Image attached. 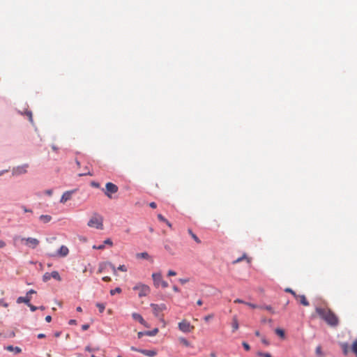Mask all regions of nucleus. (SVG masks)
Segmentation results:
<instances>
[{"label": "nucleus", "instance_id": "e2e57ef3", "mask_svg": "<svg viewBox=\"0 0 357 357\" xmlns=\"http://www.w3.org/2000/svg\"><path fill=\"white\" fill-rule=\"evenodd\" d=\"M144 335H146L145 332H139L137 336L139 338H141Z\"/></svg>", "mask_w": 357, "mask_h": 357}, {"label": "nucleus", "instance_id": "49530a36", "mask_svg": "<svg viewBox=\"0 0 357 357\" xmlns=\"http://www.w3.org/2000/svg\"><path fill=\"white\" fill-rule=\"evenodd\" d=\"M316 354L317 355H321V347L320 346H318L317 348H316Z\"/></svg>", "mask_w": 357, "mask_h": 357}, {"label": "nucleus", "instance_id": "a878e982", "mask_svg": "<svg viewBox=\"0 0 357 357\" xmlns=\"http://www.w3.org/2000/svg\"><path fill=\"white\" fill-rule=\"evenodd\" d=\"M158 333V328H154L153 331H146L145 333L146 335L149 336H154Z\"/></svg>", "mask_w": 357, "mask_h": 357}, {"label": "nucleus", "instance_id": "0e129e2a", "mask_svg": "<svg viewBox=\"0 0 357 357\" xmlns=\"http://www.w3.org/2000/svg\"><path fill=\"white\" fill-rule=\"evenodd\" d=\"M45 337V335L43 333H40L38 335V338L41 339Z\"/></svg>", "mask_w": 357, "mask_h": 357}, {"label": "nucleus", "instance_id": "0eeeda50", "mask_svg": "<svg viewBox=\"0 0 357 357\" xmlns=\"http://www.w3.org/2000/svg\"><path fill=\"white\" fill-rule=\"evenodd\" d=\"M21 240L25 241V245L32 249L36 248L39 245V241L35 238H22Z\"/></svg>", "mask_w": 357, "mask_h": 357}, {"label": "nucleus", "instance_id": "864d4df0", "mask_svg": "<svg viewBox=\"0 0 357 357\" xmlns=\"http://www.w3.org/2000/svg\"><path fill=\"white\" fill-rule=\"evenodd\" d=\"M108 266H109L112 271H114V270H117V268H115V266L110 262H108Z\"/></svg>", "mask_w": 357, "mask_h": 357}, {"label": "nucleus", "instance_id": "8fccbe9b", "mask_svg": "<svg viewBox=\"0 0 357 357\" xmlns=\"http://www.w3.org/2000/svg\"><path fill=\"white\" fill-rule=\"evenodd\" d=\"M91 186H93L94 188H97L100 187V184L98 183L95 182V181L91 182Z\"/></svg>", "mask_w": 357, "mask_h": 357}, {"label": "nucleus", "instance_id": "dca6fc26", "mask_svg": "<svg viewBox=\"0 0 357 357\" xmlns=\"http://www.w3.org/2000/svg\"><path fill=\"white\" fill-rule=\"evenodd\" d=\"M231 327H232V331L233 332H235L239 328L238 321V319H237V317L236 316H234L232 318Z\"/></svg>", "mask_w": 357, "mask_h": 357}, {"label": "nucleus", "instance_id": "ddd939ff", "mask_svg": "<svg viewBox=\"0 0 357 357\" xmlns=\"http://www.w3.org/2000/svg\"><path fill=\"white\" fill-rule=\"evenodd\" d=\"M27 167H28L27 165H25L24 166H22V167H17L16 169H15L13 170V174H24V173L26 172V168Z\"/></svg>", "mask_w": 357, "mask_h": 357}, {"label": "nucleus", "instance_id": "39448f33", "mask_svg": "<svg viewBox=\"0 0 357 357\" xmlns=\"http://www.w3.org/2000/svg\"><path fill=\"white\" fill-rule=\"evenodd\" d=\"M178 327L183 333H190L195 328L194 326L191 325L190 323L185 319L180 321L178 324Z\"/></svg>", "mask_w": 357, "mask_h": 357}, {"label": "nucleus", "instance_id": "a18cd8bd", "mask_svg": "<svg viewBox=\"0 0 357 357\" xmlns=\"http://www.w3.org/2000/svg\"><path fill=\"white\" fill-rule=\"evenodd\" d=\"M176 275V273L172 270H169L167 273L168 276H175Z\"/></svg>", "mask_w": 357, "mask_h": 357}, {"label": "nucleus", "instance_id": "de8ad7c7", "mask_svg": "<svg viewBox=\"0 0 357 357\" xmlns=\"http://www.w3.org/2000/svg\"><path fill=\"white\" fill-rule=\"evenodd\" d=\"M0 305L3 306L4 307H7L8 306V304L7 303L4 302V301L3 299H1L0 300Z\"/></svg>", "mask_w": 357, "mask_h": 357}, {"label": "nucleus", "instance_id": "4be33fe9", "mask_svg": "<svg viewBox=\"0 0 357 357\" xmlns=\"http://www.w3.org/2000/svg\"><path fill=\"white\" fill-rule=\"evenodd\" d=\"M178 341L181 344H182L183 345L185 346V347H190V342H188V340L187 339H185V337H180L178 339Z\"/></svg>", "mask_w": 357, "mask_h": 357}, {"label": "nucleus", "instance_id": "c9c22d12", "mask_svg": "<svg viewBox=\"0 0 357 357\" xmlns=\"http://www.w3.org/2000/svg\"><path fill=\"white\" fill-rule=\"evenodd\" d=\"M213 318V314H208V315L205 316L204 317V320L207 322V321H208L210 319H211Z\"/></svg>", "mask_w": 357, "mask_h": 357}, {"label": "nucleus", "instance_id": "4468645a", "mask_svg": "<svg viewBox=\"0 0 357 357\" xmlns=\"http://www.w3.org/2000/svg\"><path fill=\"white\" fill-rule=\"evenodd\" d=\"M139 353H141L146 356H149V357H154L157 354V352L154 350H146V349L139 350Z\"/></svg>", "mask_w": 357, "mask_h": 357}, {"label": "nucleus", "instance_id": "69168bd1", "mask_svg": "<svg viewBox=\"0 0 357 357\" xmlns=\"http://www.w3.org/2000/svg\"><path fill=\"white\" fill-rule=\"evenodd\" d=\"M76 324V321L75 319H71L69 321V324L70 325H73V324Z\"/></svg>", "mask_w": 357, "mask_h": 357}, {"label": "nucleus", "instance_id": "412c9836", "mask_svg": "<svg viewBox=\"0 0 357 357\" xmlns=\"http://www.w3.org/2000/svg\"><path fill=\"white\" fill-rule=\"evenodd\" d=\"M51 276H52V278H54V279H55V280H56L58 281H61V278L60 277V275H59L58 271H52L51 273Z\"/></svg>", "mask_w": 357, "mask_h": 357}, {"label": "nucleus", "instance_id": "9b49d317", "mask_svg": "<svg viewBox=\"0 0 357 357\" xmlns=\"http://www.w3.org/2000/svg\"><path fill=\"white\" fill-rule=\"evenodd\" d=\"M295 298L303 305L309 306L310 303L307 301L305 295H296Z\"/></svg>", "mask_w": 357, "mask_h": 357}, {"label": "nucleus", "instance_id": "f704fd0d", "mask_svg": "<svg viewBox=\"0 0 357 357\" xmlns=\"http://www.w3.org/2000/svg\"><path fill=\"white\" fill-rule=\"evenodd\" d=\"M285 291L291 294L294 296V298L297 295L296 293L294 291H293L291 289H290V288L285 289Z\"/></svg>", "mask_w": 357, "mask_h": 357}, {"label": "nucleus", "instance_id": "f257e3e1", "mask_svg": "<svg viewBox=\"0 0 357 357\" xmlns=\"http://www.w3.org/2000/svg\"><path fill=\"white\" fill-rule=\"evenodd\" d=\"M317 314L324 319L329 326L335 327L339 324L337 315L328 307H317L315 309Z\"/></svg>", "mask_w": 357, "mask_h": 357}, {"label": "nucleus", "instance_id": "6ab92c4d", "mask_svg": "<svg viewBox=\"0 0 357 357\" xmlns=\"http://www.w3.org/2000/svg\"><path fill=\"white\" fill-rule=\"evenodd\" d=\"M243 259H246L248 263L250 262V259L247 257L246 254H243V255L242 257H241L238 258L237 259H236L235 261H234L233 263L237 264V263L241 262Z\"/></svg>", "mask_w": 357, "mask_h": 357}, {"label": "nucleus", "instance_id": "7c9ffc66", "mask_svg": "<svg viewBox=\"0 0 357 357\" xmlns=\"http://www.w3.org/2000/svg\"><path fill=\"white\" fill-rule=\"evenodd\" d=\"M275 333L277 335H278L280 337H281L282 338L284 337V332L283 330H282L280 328H277L275 330Z\"/></svg>", "mask_w": 357, "mask_h": 357}, {"label": "nucleus", "instance_id": "5701e85b", "mask_svg": "<svg viewBox=\"0 0 357 357\" xmlns=\"http://www.w3.org/2000/svg\"><path fill=\"white\" fill-rule=\"evenodd\" d=\"M188 233L192 236V238L197 243H201L200 239L197 236L196 234H195L191 229H188Z\"/></svg>", "mask_w": 357, "mask_h": 357}, {"label": "nucleus", "instance_id": "09e8293b", "mask_svg": "<svg viewBox=\"0 0 357 357\" xmlns=\"http://www.w3.org/2000/svg\"><path fill=\"white\" fill-rule=\"evenodd\" d=\"M26 115L27 116L29 117V119L31 122L33 121V116H32V113L31 112H26Z\"/></svg>", "mask_w": 357, "mask_h": 357}, {"label": "nucleus", "instance_id": "c85d7f7f", "mask_svg": "<svg viewBox=\"0 0 357 357\" xmlns=\"http://www.w3.org/2000/svg\"><path fill=\"white\" fill-rule=\"evenodd\" d=\"M52 278L51 276V273H45L43 276V280L44 282H47L48 280H50V278Z\"/></svg>", "mask_w": 357, "mask_h": 357}, {"label": "nucleus", "instance_id": "f03ea898", "mask_svg": "<svg viewBox=\"0 0 357 357\" xmlns=\"http://www.w3.org/2000/svg\"><path fill=\"white\" fill-rule=\"evenodd\" d=\"M88 226L94 227L98 229H102L103 228V219L100 215H95L88 222Z\"/></svg>", "mask_w": 357, "mask_h": 357}, {"label": "nucleus", "instance_id": "c756f323", "mask_svg": "<svg viewBox=\"0 0 357 357\" xmlns=\"http://www.w3.org/2000/svg\"><path fill=\"white\" fill-rule=\"evenodd\" d=\"M121 292V289L120 287H116L114 289H112L110 290V294L112 296H114V294H116V293L119 294Z\"/></svg>", "mask_w": 357, "mask_h": 357}, {"label": "nucleus", "instance_id": "5fc2aeb1", "mask_svg": "<svg viewBox=\"0 0 357 357\" xmlns=\"http://www.w3.org/2000/svg\"><path fill=\"white\" fill-rule=\"evenodd\" d=\"M89 328V324H84V325L82 326V329L83 331H86Z\"/></svg>", "mask_w": 357, "mask_h": 357}, {"label": "nucleus", "instance_id": "680f3d73", "mask_svg": "<svg viewBox=\"0 0 357 357\" xmlns=\"http://www.w3.org/2000/svg\"><path fill=\"white\" fill-rule=\"evenodd\" d=\"M45 194L49 195V196H51L52 195V190H47L45 191Z\"/></svg>", "mask_w": 357, "mask_h": 357}, {"label": "nucleus", "instance_id": "72a5a7b5", "mask_svg": "<svg viewBox=\"0 0 357 357\" xmlns=\"http://www.w3.org/2000/svg\"><path fill=\"white\" fill-rule=\"evenodd\" d=\"M245 305H248L250 307L253 308V309L259 307V306H258V305H257L255 304H253V303H248V302L245 303Z\"/></svg>", "mask_w": 357, "mask_h": 357}, {"label": "nucleus", "instance_id": "603ef678", "mask_svg": "<svg viewBox=\"0 0 357 357\" xmlns=\"http://www.w3.org/2000/svg\"><path fill=\"white\" fill-rule=\"evenodd\" d=\"M102 280L105 282H109L111 281V278L109 276H105L102 278Z\"/></svg>", "mask_w": 357, "mask_h": 357}, {"label": "nucleus", "instance_id": "13d9d810", "mask_svg": "<svg viewBox=\"0 0 357 357\" xmlns=\"http://www.w3.org/2000/svg\"><path fill=\"white\" fill-rule=\"evenodd\" d=\"M179 282H180L181 284H185V283H186V282H188V279H186V278H185V279H182V278H181V279H179Z\"/></svg>", "mask_w": 357, "mask_h": 357}, {"label": "nucleus", "instance_id": "20e7f679", "mask_svg": "<svg viewBox=\"0 0 357 357\" xmlns=\"http://www.w3.org/2000/svg\"><path fill=\"white\" fill-rule=\"evenodd\" d=\"M152 278L155 287H158L161 286L162 288H167L168 283L162 280V275L160 273H154L152 274Z\"/></svg>", "mask_w": 357, "mask_h": 357}, {"label": "nucleus", "instance_id": "423d86ee", "mask_svg": "<svg viewBox=\"0 0 357 357\" xmlns=\"http://www.w3.org/2000/svg\"><path fill=\"white\" fill-rule=\"evenodd\" d=\"M118 190H119V188L116 185H115L111 182H108L106 183L105 194L107 197L111 199L112 197V194H114V193L117 192Z\"/></svg>", "mask_w": 357, "mask_h": 357}, {"label": "nucleus", "instance_id": "2f4dec72", "mask_svg": "<svg viewBox=\"0 0 357 357\" xmlns=\"http://www.w3.org/2000/svg\"><path fill=\"white\" fill-rule=\"evenodd\" d=\"M165 249L171 255H174V251L171 246L168 244L165 245Z\"/></svg>", "mask_w": 357, "mask_h": 357}, {"label": "nucleus", "instance_id": "4c0bfd02", "mask_svg": "<svg viewBox=\"0 0 357 357\" xmlns=\"http://www.w3.org/2000/svg\"><path fill=\"white\" fill-rule=\"evenodd\" d=\"M103 244L104 245H109L110 246L113 245V243H112V240L109 239V238H107V239L105 240L104 242H103Z\"/></svg>", "mask_w": 357, "mask_h": 357}, {"label": "nucleus", "instance_id": "bf43d9fd", "mask_svg": "<svg viewBox=\"0 0 357 357\" xmlns=\"http://www.w3.org/2000/svg\"><path fill=\"white\" fill-rule=\"evenodd\" d=\"M36 291L35 290H33V289H30V290L26 293V294H27L28 296H30L31 294H36Z\"/></svg>", "mask_w": 357, "mask_h": 357}, {"label": "nucleus", "instance_id": "3c124183", "mask_svg": "<svg viewBox=\"0 0 357 357\" xmlns=\"http://www.w3.org/2000/svg\"><path fill=\"white\" fill-rule=\"evenodd\" d=\"M234 302L235 303H243V304H245V303L244 301H243L241 299H239V298H237V299L234 300Z\"/></svg>", "mask_w": 357, "mask_h": 357}, {"label": "nucleus", "instance_id": "6e6d98bb", "mask_svg": "<svg viewBox=\"0 0 357 357\" xmlns=\"http://www.w3.org/2000/svg\"><path fill=\"white\" fill-rule=\"evenodd\" d=\"M25 213H32V210L26 208L25 206L22 207Z\"/></svg>", "mask_w": 357, "mask_h": 357}, {"label": "nucleus", "instance_id": "393cba45", "mask_svg": "<svg viewBox=\"0 0 357 357\" xmlns=\"http://www.w3.org/2000/svg\"><path fill=\"white\" fill-rule=\"evenodd\" d=\"M351 350L357 357V339L354 341L351 345Z\"/></svg>", "mask_w": 357, "mask_h": 357}, {"label": "nucleus", "instance_id": "7ed1b4c3", "mask_svg": "<svg viewBox=\"0 0 357 357\" xmlns=\"http://www.w3.org/2000/svg\"><path fill=\"white\" fill-rule=\"evenodd\" d=\"M133 290L138 291L139 297L146 296L149 294L151 289L150 287L144 284L138 283L133 287Z\"/></svg>", "mask_w": 357, "mask_h": 357}, {"label": "nucleus", "instance_id": "6e6552de", "mask_svg": "<svg viewBox=\"0 0 357 357\" xmlns=\"http://www.w3.org/2000/svg\"><path fill=\"white\" fill-rule=\"evenodd\" d=\"M151 307H152L153 313L156 317H159L160 313L167 309L166 305L164 303L160 305L151 303Z\"/></svg>", "mask_w": 357, "mask_h": 357}, {"label": "nucleus", "instance_id": "79ce46f5", "mask_svg": "<svg viewBox=\"0 0 357 357\" xmlns=\"http://www.w3.org/2000/svg\"><path fill=\"white\" fill-rule=\"evenodd\" d=\"M158 218L161 222H165V221H167V219L162 215H161V214H158Z\"/></svg>", "mask_w": 357, "mask_h": 357}, {"label": "nucleus", "instance_id": "473e14b6", "mask_svg": "<svg viewBox=\"0 0 357 357\" xmlns=\"http://www.w3.org/2000/svg\"><path fill=\"white\" fill-rule=\"evenodd\" d=\"M137 257H142V258H144V259H148L149 254L147 252H142V253L137 254Z\"/></svg>", "mask_w": 357, "mask_h": 357}, {"label": "nucleus", "instance_id": "b1692460", "mask_svg": "<svg viewBox=\"0 0 357 357\" xmlns=\"http://www.w3.org/2000/svg\"><path fill=\"white\" fill-rule=\"evenodd\" d=\"M341 347H342V351H343V353L344 355H347L348 352H349V345L347 343H342L341 344Z\"/></svg>", "mask_w": 357, "mask_h": 357}, {"label": "nucleus", "instance_id": "37998d69", "mask_svg": "<svg viewBox=\"0 0 357 357\" xmlns=\"http://www.w3.org/2000/svg\"><path fill=\"white\" fill-rule=\"evenodd\" d=\"M261 342L266 346L269 345V341L265 337H261Z\"/></svg>", "mask_w": 357, "mask_h": 357}, {"label": "nucleus", "instance_id": "aec40b11", "mask_svg": "<svg viewBox=\"0 0 357 357\" xmlns=\"http://www.w3.org/2000/svg\"><path fill=\"white\" fill-rule=\"evenodd\" d=\"M6 349L10 351H15L16 354L21 352V349L20 347H13V346L10 345L6 347Z\"/></svg>", "mask_w": 357, "mask_h": 357}, {"label": "nucleus", "instance_id": "f3484780", "mask_svg": "<svg viewBox=\"0 0 357 357\" xmlns=\"http://www.w3.org/2000/svg\"><path fill=\"white\" fill-rule=\"evenodd\" d=\"M40 220L43 223H47L51 221L52 216L49 215H41L39 218Z\"/></svg>", "mask_w": 357, "mask_h": 357}, {"label": "nucleus", "instance_id": "c03bdc74", "mask_svg": "<svg viewBox=\"0 0 357 357\" xmlns=\"http://www.w3.org/2000/svg\"><path fill=\"white\" fill-rule=\"evenodd\" d=\"M29 307H30V310L32 311V312H35L38 307L31 305L30 303L27 305Z\"/></svg>", "mask_w": 357, "mask_h": 357}, {"label": "nucleus", "instance_id": "4d7b16f0", "mask_svg": "<svg viewBox=\"0 0 357 357\" xmlns=\"http://www.w3.org/2000/svg\"><path fill=\"white\" fill-rule=\"evenodd\" d=\"M149 206L150 207H151L152 208H155L157 207V204L155 202H151L149 204Z\"/></svg>", "mask_w": 357, "mask_h": 357}, {"label": "nucleus", "instance_id": "ea45409f", "mask_svg": "<svg viewBox=\"0 0 357 357\" xmlns=\"http://www.w3.org/2000/svg\"><path fill=\"white\" fill-rule=\"evenodd\" d=\"M93 249H96V250H103L105 248V245L104 244H101L100 245H93Z\"/></svg>", "mask_w": 357, "mask_h": 357}, {"label": "nucleus", "instance_id": "052dcab7", "mask_svg": "<svg viewBox=\"0 0 357 357\" xmlns=\"http://www.w3.org/2000/svg\"><path fill=\"white\" fill-rule=\"evenodd\" d=\"M45 321L48 323L52 321V317L50 315L46 316Z\"/></svg>", "mask_w": 357, "mask_h": 357}, {"label": "nucleus", "instance_id": "f8f14e48", "mask_svg": "<svg viewBox=\"0 0 357 357\" xmlns=\"http://www.w3.org/2000/svg\"><path fill=\"white\" fill-rule=\"evenodd\" d=\"M31 296L26 294L25 296H20L17 298V303H24L28 305L30 303Z\"/></svg>", "mask_w": 357, "mask_h": 357}, {"label": "nucleus", "instance_id": "2eb2a0df", "mask_svg": "<svg viewBox=\"0 0 357 357\" xmlns=\"http://www.w3.org/2000/svg\"><path fill=\"white\" fill-rule=\"evenodd\" d=\"M132 317L135 320L138 321L140 324H142L144 326L146 325L145 320L143 319V317L139 314L134 312V313H132Z\"/></svg>", "mask_w": 357, "mask_h": 357}, {"label": "nucleus", "instance_id": "58836bf2", "mask_svg": "<svg viewBox=\"0 0 357 357\" xmlns=\"http://www.w3.org/2000/svg\"><path fill=\"white\" fill-rule=\"evenodd\" d=\"M242 345L246 351H249L250 349V347L247 342H243Z\"/></svg>", "mask_w": 357, "mask_h": 357}, {"label": "nucleus", "instance_id": "1a4fd4ad", "mask_svg": "<svg viewBox=\"0 0 357 357\" xmlns=\"http://www.w3.org/2000/svg\"><path fill=\"white\" fill-rule=\"evenodd\" d=\"M68 252H69V250L68 248L65 246V245H62L61 246V248H59V250H58V252L54 254V255H51V256H59V257H66L68 255Z\"/></svg>", "mask_w": 357, "mask_h": 357}, {"label": "nucleus", "instance_id": "a19ab883", "mask_svg": "<svg viewBox=\"0 0 357 357\" xmlns=\"http://www.w3.org/2000/svg\"><path fill=\"white\" fill-rule=\"evenodd\" d=\"M86 175L92 176L93 173H91L89 170H88V171H86V172H83V173L79 174V176H86Z\"/></svg>", "mask_w": 357, "mask_h": 357}, {"label": "nucleus", "instance_id": "bb28decb", "mask_svg": "<svg viewBox=\"0 0 357 357\" xmlns=\"http://www.w3.org/2000/svg\"><path fill=\"white\" fill-rule=\"evenodd\" d=\"M96 306L98 308L100 313L103 312L105 309V305L104 303H96Z\"/></svg>", "mask_w": 357, "mask_h": 357}, {"label": "nucleus", "instance_id": "338daca9", "mask_svg": "<svg viewBox=\"0 0 357 357\" xmlns=\"http://www.w3.org/2000/svg\"><path fill=\"white\" fill-rule=\"evenodd\" d=\"M202 303H202V301L201 299H199V300H198V301H197V304L198 305H199V306H200V305H202Z\"/></svg>", "mask_w": 357, "mask_h": 357}, {"label": "nucleus", "instance_id": "774afa93", "mask_svg": "<svg viewBox=\"0 0 357 357\" xmlns=\"http://www.w3.org/2000/svg\"><path fill=\"white\" fill-rule=\"evenodd\" d=\"M264 357H272L271 355L268 353H266L264 356Z\"/></svg>", "mask_w": 357, "mask_h": 357}, {"label": "nucleus", "instance_id": "9d476101", "mask_svg": "<svg viewBox=\"0 0 357 357\" xmlns=\"http://www.w3.org/2000/svg\"><path fill=\"white\" fill-rule=\"evenodd\" d=\"M75 190H70L65 192L61 198L60 199L61 203H66L67 201L70 200L72 197V195L75 192Z\"/></svg>", "mask_w": 357, "mask_h": 357}, {"label": "nucleus", "instance_id": "cd10ccee", "mask_svg": "<svg viewBox=\"0 0 357 357\" xmlns=\"http://www.w3.org/2000/svg\"><path fill=\"white\" fill-rule=\"evenodd\" d=\"M259 307L261 309H265L271 312L272 314L275 313V311L273 310V307L271 305L260 306Z\"/></svg>", "mask_w": 357, "mask_h": 357}, {"label": "nucleus", "instance_id": "e433bc0d", "mask_svg": "<svg viewBox=\"0 0 357 357\" xmlns=\"http://www.w3.org/2000/svg\"><path fill=\"white\" fill-rule=\"evenodd\" d=\"M117 270L121 271H123V272H126L127 271V268H126V266L125 265H120L117 268Z\"/></svg>", "mask_w": 357, "mask_h": 357}, {"label": "nucleus", "instance_id": "a211bd4d", "mask_svg": "<svg viewBox=\"0 0 357 357\" xmlns=\"http://www.w3.org/2000/svg\"><path fill=\"white\" fill-rule=\"evenodd\" d=\"M108 266V262H102L98 266V273H102Z\"/></svg>", "mask_w": 357, "mask_h": 357}]
</instances>
